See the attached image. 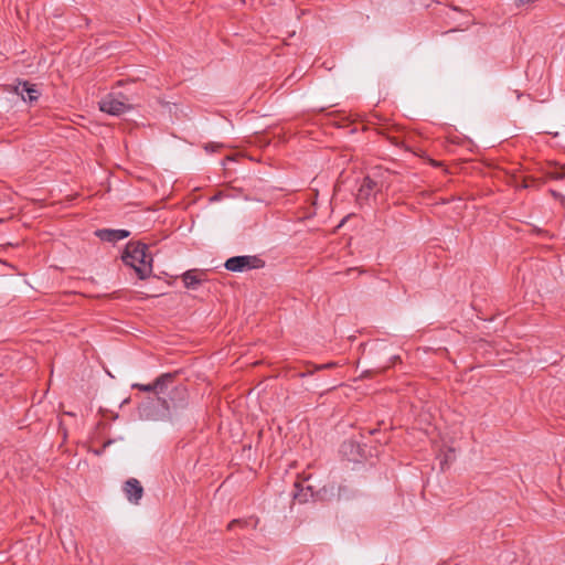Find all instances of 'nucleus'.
Listing matches in <instances>:
<instances>
[{
    "mask_svg": "<svg viewBox=\"0 0 565 565\" xmlns=\"http://www.w3.org/2000/svg\"><path fill=\"white\" fill-rule=\"evenodd\" d=\"M148 245L141 242H130L122 254V262L135 269L140 279L152 274V257L147 254Z\"/></svg>",
    "mask_w": 565,
    "mask_h": 565,
    "instance_id": "nucleus-1",
    "label": "nucleus"
},
{
    "mask_svg": "<svg viewBox=\"0 0 565 565\" xmlns=\"http://www.w3.org/2000/svg\"><path fill=\"white\" fill-rule=\"evenodd\" d=\"M224 266L230 271L241 273L247 269L263 268L265 262L256 255H243L228 258Z\"/></svg>",
    "mask_w": 565,
    "mask_h": 565,
    "instance_id": "nucleus-2",
    "label": "nucleus"
},
{
    "mask_svg": "<svg viewBox=\"0 0 565 565\" xmlns=\"http://www.w3.org/2000/svg\"><path fill=\"white\" fill-rule=\"evenodd\" d=\"M118 99L114 94H109L99 102V109L111 116H120L131 109L128 98Z\"/></svg>",
    "mask_w": 565,
    "mask_h": 565,
    "instance_id": "nucleus-3",
    "label": "nucleus"
},
{
    "mask_svg": "<svg viewBox=\"0 0 565 565\" xmlns=\"http://www.w3.org/2000/svg\"><path fill=\"white\" fill-rule=\"evenodd\" d=\"M173 373L161 374L152 384H132V388H138L143 392H154L157 395L163 393L174 381Z\"/></svg>",
    "mask_w": 565,
    "mask_h": 565,
    "instance_id": "nucleus-4",
    "label": "nucleus"
},
{
    "mask_svg": "<svg viewBox=\"0 0 565 565\" xmlns=\"http://www.w3.org/2000/svg\"><path fill=\"white\" fill-rule=\"evenodd\" d=\"M186 395V388L183 385H179L173 387V390L170 392L169 401L161 397H158V399L161 401L162 406L169 411L171 407L175 408L183 406L185 404Z\"/></svg>",
    "mask_w": 565,
    "mask_h": 565,
    "instance_id": "nucleus-5",
    "label": "nucleus"
},
{
    "mask_svg": "<svg viewBox=\"0 0 565 565\" xmlns=\"http://www.w3.org/2000/svg\"><path fill=\"white\" fill-rule=\"evenodd\" d=\"M13 90L20 95L23 100H28L30 103L38 100L40 97V93L35 85L30 84L26 81H18L13 87Z\"/></svg>",
    "mask_w": 565,
    "mask_h": 565,
    "instance_id": "nucleus-6",
    "label": "nucleus"
},
{
    "mask_svg": "<svg viewBox=\"0 0 565 565\" xmlns=\"http://www.w3.org/2000/svg\"><path fill=\"white\" fill-rule=\"evenodd\" d=\"M124 492L132 503H138L143 495V488L139 480L130 478L125 482Z\"/></svg>",
    "mask_w": 565,
    "mask_h": 565,
    "instance_id": "nucleus-7",
    "label": "nucleus"
},
{
    "mask_svg": "<svg viewBox=\"0 0 565 565\" xmlns=\"http://www.w3.org/2000/svg\"><path fill=\"white\" fill-rule=\"evenodd\" d=\"M95 235L104 242L116 243L124 238H127L130 235V232L127 230H110V228H102L95 232Z\"/></svg>",
    "mask_w": 565,
    "mask_h": 565,
    "instance_id": "nucleus-8",
    "label": "nucleus"
},
{
    "mask_svg": "<svg viewBox=\"0 0 565 565\" xmlns=\"http://www.w3.org/2000/svg\"><path fill=\"white\" fill-rule=\"evenodd\" d=\"M201 275H203V273L196 269H190L182 275V281L188 289H195L203 280Z\"/></svg>",
    "mask_w": 565,
    "mask_h": 565,
    "instance_id": "nucleus-9",
    "label": "nucleus"
},
{
    "mask_svg": "<svg viewBox=\"0 0 565 565\" xmlns=\"http://www.w3.org/2000/svg\"><path fill=\"white\" fill-rule=\"evenodd\" d=\"M295 487L298 490L294 493V499L297 500L298 502H300V503L307 502L308 498L312 497V490H311L310 486H308L306 488V491L303 488H300L299 483H296Z\"/></svg>",
    "mask_w": 565,
    "mask_h": 565,
    "instance_id": "nucleus-10",
    "label": "nucleus"
},
{
    "mask_svg": "<svg viewBox=\"0 0 565 565\" xmlns=\"http://www.w3.org/2000/svg\"><path fill=\"white\" fill-rule=\"evenodd\" d=\"M376 186V182L373 181L370 177L364 178L363 183L360 188V196H367L370 192Z\"/></svg>",
    "mask_w": 565,
    "mask_h": 565,
    "instance_id": "nucleus-11",
    "label": "nucleus"
},
{
    "mask_svg": "<svg viewBox=\"0 0 565 565\" xmlns=\"http://www.w3.org/2000/svg\"><path fill=\"white\" fill-rule=\"evenodd\" d=\"M250 523H253V527H255L257 525V521H248V520H241V519H235V520H232L228 525H227V529L228 530H233L235 526H241V527H244V526H247L249 525Z\"/></svg>",
    "mask_w": 565,
    "mask_h": 565,
    "instance_id": "nucleus-12",
    "label": "nucleus"
},
{
    "mask_svg": "<svg viewBox=\"0 0 565 565\" xmlns=\"http://www.w3.org/2000/svg\"><path fill=\"white\" fill-rule=\"evenodd\" d=\"M335 365H337V363H334V362H329V363H324V364H315V370H317V371L327 370V369L334 367Z\"/></svg>",
    "mask_w": 565,
    "mask_h": 565,
    "instance_id": "nucleus-13",
    "label": "nucleus"
},
{
    "mask_svg": "<svg viewBox=\"0 0 565 565\" xmlns=\"http://www.w3.org/2000/svg\"><path fill=\"white\" fill-rule=\"evenodd\" d=\"M536 182V180L534 178H531V177H526L524 178L523 180V183H522V188L523 189H527V188H531L534 185V183Z\"/></svg>",
    "mask_w": 565,
    "mask_h": 565,
    "instance_id": "nucleus-14",
    "label": "nucleus"
},
{
    "mask_svg": "<svg viewBox=\"0 0 565 565\" xmlns=\"http://www.w3.org/2000/svg\"><path fill=\"white\" fill-rule=\"evenodd\" d=\"M548 177L552 178V179H555V180H561V179L565 178V173H563V172H551V173H548Z\"/></svg>",
    "mask_w": 565,
    "mask_h": 565,
    "instance_id": "nucleus-15",
    "label": "nucleus"
},
{
    "mask_svg": "<svg viewBox=\"0 0 565 565\" xmlns=\"http://www.w3.org/2000/svg\"><path fill=\"white\" fill-rule=\"evenodd\" d=\"M309 366H311V364ZM317 370H315V365H312V369H308L306 372H301L299 374V376L305 377V376L313 374Z\"/></svg>",
    "mask_w": 565,
    "mask_h": 565,
    "instance_id": "nucleus-16",
    "label": "nucleus"
},
{
    "mask_svg": "<svg viewBox=\"0 0 565 565\" xmlns=\"http://www.w3.org/2000/svg\"><path fill=\"white\" fill-rule=\"evenodd\" d=\"M110 444H111V440L106 441V443L104 444V446H103V449H102V450H96V451H95V454H96V455H100V454L103 452V450H104L107 446H109Z\"/></svg>",
    "mask_w": 565,
    "mask_h": 565,
    "instance_id": "nucleus-17",
    "label": "nucleus"
},
{
    "mask_svg": "<svg viewBox=\"0 0 565 565\" xmlns=\"http://www.w3.org/2000/svg\"><path fill=\"white\" fill-rule=\"evenodd\" d=\"M532 1H533V0H515V3H516L518 6H523V4L529 3V2H532Z\"/></svg>",
    "mask_w": 565,
    "mask_h": 565,
    "instance_id": "nucleus-18",
    "label": "nucleus"
},
{
    "mask_svg": "<svg viewBox=\"0 0 565 565\" xmlns=\"http://www.w3.org/2000/svg\"><path fill=\"white\" fill-rule=\"evenodd\" d=\"M551 193H552V195H553V196H555V198L561 196V194H558V193H557L556 191H554V190H552V191H551Z\"/></svg>",
    "mask_w": 565,
    "mask_h": 565,
    "instance_id": "nucleus-19",
    "label": "nucleus"
},
{
    "mask_svg": "<svg viewBox=\"0 0 565 565\" xmlns=\"http://www.w3.org/2000/svg\"><path fill=\"white\" fill-rule=\"evenodd\" d=\"M213 147H214L213 145H210V143H209V145H206V146H205V149H206V150H210V149H212V150H213Z\"/></svg>",
    "mask_w": 565,
    "mask_h": 565,
    "instance_id": "nucleus-20",
    "label": "nucleus"
},
{
    "mask_svg": "<svg viewBox=\"0 0 565 565\" xmlns=\"http://www.w3.org/2000/svg\"><path fill=\"white\" fill-rule=\"evenodd\" d=\"M355 270H356V268H349V269L347 270V274L349 275V274H351L352 271H355Z\"/></svg>",
    "mask_w": 565,
    "mask_h": 565,
    "instance_id": "nucleus-21",
    "label": "nucleus"
},
{
    "mask_svg": "<svg viewBox=\"0 0 565 565\" xmlns=\"http://www.w3.org/2000/svg\"><path fill=\"white\" fill-rule=\"evenodd\" d=\"M397 359H398V356L394 355V356L391 358V362L394 363Z\"/></svg>",
    "mask_w": 565,
    "mask_h": 565,
    "instance_id": "nucleus-22",
    "label": "nucleus"
}]
</instances>
